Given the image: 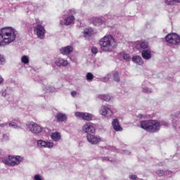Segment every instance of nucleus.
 Here are the masks:
<instances>
[{
  "mask_svg": "<svg viewBox=\"0 0 180 180\" xmlns=\"http://www.w3.org/2000/svg\"><path fill=\"white\" fill-rule=\"evenodd\" d=\"M142 91L144 92L145 94H151L153 91H151V89L147 87L145 84L142 85Z\"/></svg>",
  "mask_w": 180,
  "mask_h": 180,
  "instance_id": "nucleus-27",
  "label": "nucleus"
},
{
  "mask_svg": "<svg viewBox=\"0 0 180 180\" xmlns=\"http://www.w3.org/2000/svg\"><path fill=\"white\" fill-rule=\"evenodd\" d=\"M55 64L57 67H67V65H68V61L65 59L59 58L55 60Z\"/></svg>",
  "mask_w": 180,
  "mask_h": 180,
  "instance_id": "nucleus-15",
  "label": "nucleus"
},
{
  "mask_svg": "<svg viewBox=\"0 0 180 180\" xmlns=\"http://www.w3.org/2000/svg\"><path fill=\"white\" fill-rule=\"evenodd\" d=\"M101 49L103 51L110 52L113 51L117 46L116 41L112 35H107L101 38L99 41Z\"/></svg>",
  "mask_w": 180,
  "mask_h": 180,
  "instance_id": "nucleus-3",
  "label": "nucleus"
},
{
  "mask_svg": "<svg viewBox=\"0 0 180 180\" xmlns=\"http://www.w3.org/2000/svg\"><path fill=\"white\" fill-rule=\"evenodd\" d=\"M99 99L101 101H105L106 102H109L110 100V96L109 95H100L98 96Z\"/></svg>",
  "mask_w": 180,
  "mask_h": 180,
  "instance_id": "nucleus-28",
  "label": "nucleus"
},
{
  "mask_svg": "<svg viewBox=\"0 0 180 180\" xmlns=\"http://www.w3.org/2000/svg\"><path fill=\"white\" fill-rule=\"evenodd\" d=\"M38 146L41 147H44L46 148H53L54 147V143L51 141H46L43 140H39L37 141Z\"/></svg>",
  "mask_w": 180,
  "mask_h": 180,
  "instance_id": "nucleus-11",
  "label": "nucleus"
},
{
  "mask_svg": "<svg viewBox=\"0 0 180 180\" xmlns=\"http://www.w3.org/2000/svg\"><path fill=\"white\" fill-rule=\"evenodd\" d=\"M129 178H130V179H132V180H136L137 176L132 174V175L129 176Z\"/></svg>",
  "mask_w": 180,
  "mask_h": 180,
  "instance_id": "nucleus-40",
  "label": "nucleus"
},
{
  "mask_svg": "<svg viewBox=\"0 0 180 180\" xmlns=\"http://www.w3.org/2000/svg\"><path fill=\"white\" fill-rule=\"evenodd\" d=\"M112 75V79L115 81V82H120V76H119V72L114 71L110 73Z\"/></svg>",
  "mask_w": 180,
  "mask_h": 180,
  "instance_id": "nucleus-23",
  "label": "nucleus"
},
{
  "mask_svg": "<svg viewBox=\"0 0 180 180\" xmlns=\"http://www.w3.org/2000/svg\"><path fill=\"white\" fill-rule=\"evenodd\" d=\"M56 117L58 122H66L67 121V115L65 114L58 112L56 114Z\"/></svg>",
  "mask_w": 180,
  "mask_h": 180,
  "instance_id": "nucleus-21",
  "label": "nucleus"
},
{
  "mask_svg": "<svg viewBox=\"0 0 180 180\" xmlns=\"http://www.w3.org/2000/svg\"><path fill=\"white\" fill-rule=\"evenodd\" d=\"M16 34L11 27H4L0 30V46H6L15 41Z\"/></svg>",
  "mask_w": 180,
  "mask_h": 180,
  "instance_id": "nucleus-2",
  "label": "nucleus"
},
{
  "mask_svg": "<svg viewBox=\"0 0 180 180\" xmlns=\"http://www.w3.org/2000/svg\"><path fill=\"white\" fill-rule=\"evenodd\" d=\"M71 95L72 96L75 97L77 96V91H74L71 92Z\"/></svg>",
  "mask_w": 180,
  "mask_h": 180,
  "instance_id": "nucleus-41",
  "label": "nucleus"
},
{
  "mask_svg": "<svg viewBox=\"0 0 180 180\" xmlns=\"http://www.w3.org/2000/svg\"><path fill=\"white\" fill-rule=\"evenodd\" d=\"M100 113L105 117H110V116L113 115L112 110H110V108L106 105L101 106L100 109Z\"/></svg>",
  "mask_w": 180,
  "mask_h": 180,
  "instance_id": "nucleus-9",
  "label": "nucleus"
},
{
  "mask_svg": "<svg viewBox=\"0 0 180 180\" xmlns=\"http://www.w3.org/2000/svg\"><path fill=\"white\" fill-rule=\"evenodd\" d=\"M172 123H173L174 127H175V126H176V123H175V121H174V120H172Z\"/></svg>",
  "mask_w": 180,
  "mask_h": 180,
  "instance_id": "nucleus-46",
  "label": "nucleus"
},
{
  "mask_svg": "<svg viewBox=\"0 0 180 180\" xmlns=\"http://www.w3.org/2000/svg\"><path fill=\"white\" fill-rule=\"evenodd\" d=\"M2 141H8L9 140V135L8 134H3Z\"/></svg>",
  "mask_w": 180,
  "mask_h": 180,
  "instance_id": "nucleus-34",
  "label": "nucleus"
},
{
  "mask_svg": "<svg viewBox=\"0 0 180 180\" xmlns=\"http://www.w3.org/2000/svg\"><path fill=\"white\" fill-rule=\"evenodd\" d=\"M174 2H179L180 4V0H165L166 5H174Z\"/></svg>",
  "mask_w": 180,
  "mask_h": 180,
  "instance_id": "nucleus-29",
  "label": "nucleus"
},
{
  "mask_svg": "<svg viewBox=\"0 0 180 180\" xmlns=\"http://www.w3.org/2000/svg\"><path fill=\"white\" fill-rule=\"evenodd\" d=\"M19 121L14 120L13 121L8 123V127L13 129H19Z\"/></svg>",
  "mask_w": 180,
  "mask_h": 180,
  "instance_id": "nucleus-25",
  "label": "nucleus"
},
{
  "mask_svg": "<svg viewBox=\"0 0 180 180\" xmlns=\"http://www.w3.org/2000/svg\"><path fill=\"white\" fill-rule=\"evenodd\" d=\"M165 39L170 44H178L180 42V37L176 34H169L166 36Z\"/></svg>",
  "mask_w": 180,
  "mask_h": 180,
  "instance_id": "nucleus-5",
  "label": "nucleus"
},
{
  "mask_svg": "<svg viewBox=\"0 0 180 180\" xmlns=\"http://www.w3.org/2000/svg\"><path fill=\"white\" fill-rule=\"evenodd\" d=\"M73 49L71 46H68L65 47H63L60 49V51L61 54H63L64 56H68V54H70L72 51Z\"/></svg>",
  "mask_w": 180,
  "mask_h": 180,
  "instance_id": "nucleus-18",
  "label": "nucleus"
},
{
  "mask_svg": "<svg viewBox=\"0 0 180 180\" xmlns=\"http://www.w3.org/2000/svg\"><path fill=\"white\" fill-rule=\"evenodd\" d=\"M112 125L114 130H115L116 131H122V130H123V129L119 124V120H117V119L113 120V121L112 122Z\"/></svg>",
  "mask_w": 180,
  "mask_h": 180,
  "instance_id": "nucleus-19",
  "label": "nucleus"
},
{
  "mask_svg": "<svg viewBox=\"0 0 180 180\" xmlns=\"http://www.w3.org/2000/svg\"><path fill=\"white\" fill-rule=\"evenodd\" d=\"M136 47L138 50L148 49V42L147 41L141 40L136 42Z\"/></svg>",
  "mask_w": 180,
  "mask_h": 180,
  "instance_id": "nucleus-12",
  "label": "nucleus"
},
{
  "mask_svg": "<svg viewBox=\"0 0 180 180\" xmlns=\"http://www.w3.org/2000/svg\"><path fill=\"white\" fill-rule=\"evenodd\" d=\"M86 139L90 144H99L101 143V136H96L95 134H89L86 136Z\"/></svg>",
  "mask_w": 180,
  "mask_h": 180,
  "instance_id": "nucleus-8",
  "label": "nucleus"
},
{
  "mask_svg": "<svg viewBox=\"0 0 180 180\" xmlns=\"http://www.w3.org/2000/svg\"><path fill=\"white\" fill-rule=\"evenodd\" d=\"M34 180H42V179H41V176H40L39 174H36V175L34 176Z\"/></svg>",
  "mask_w": 180,
  "mask_h": 180,
  "instance_id": "nucleus-37",
  "label": "nucleus"
},
{
  "mask_svg": "<svg viewBox=\"0 0 180 180\" xmlns=\"http://www.w3.org/2000/svg\"><path fill=\"white\" fill-rule=\"evenodd\" d=\"M5 63V58L4 56L0 55V64H4Z\"/></svg>",
  "mask_w": 180,
  "mask_h": 180,
  "instance_id": "nucleus-35",
  "label": "nucleus"
},
{
  "mask_svg": "<svg viewBox=\"0 0 180 180\" xmlns=\"http://www.w3.org/2000/svg\"><path fill=\"white\" fill-rule=\"evenodd\" d=\"M91 53H93V54H96L98 53V49L96 47H93L91 49Z\"/></svg>",
  "mask_w": 180,
  "mask_h": 180,
  "instance_id": "nucleus-36",
  "label": "nucleus"
},
{
  "mask_svg": "<svg viewBox=\"0 0 180 180\" xmlns=\"http://www.w3.org/2000/svg\"><path fill=\"white\" fill-rule=\"evenodd\" d=\"M74 20H75L74 15H70L65 18L63 21L61 20L60 25H65V26H69V25H71V23L74 22Z\"/></svg>",
  "mask_w": 180,
  "mask_h": 180,
  "instance_id": "nucleus-14",
  "label": "nucleus"
},
{
  "mask_svg": "<svg viewBox=\"0 0 180 180\" xmlns=\"http://www.w3.org/2000/svg\"><path fill=\"white\" fill-rule=\"evenodd\" d=\"M141 56L144 60H150L152 58L153 55L151 54V51L148 49H144L141 51Z\"/></svg>",
  "mask_w": 180,
  "mask_h": 180,
  "instance_id": "nucleus-17",
  "label": "nucleus"
},
{
  "mask_svg": "<svg viewBox=\"0 0 180 180\" xmlns=\"http://www.w3.org/2000/svg\"><path fill=\"white\" fill-rule=\"evenodd\" d=\"M103 161H109V158L108 157H103L102 158Z\"/></svg>",
  "mask_w": 180,
  "mask_h": 180,
  "instance_id": "nucleus-43",
  "label": "nucleus"
},
{
  "mask_svg": "<svg viewBox=\"0 0 180 180\" xmlns=\"http://www.w3.org/2000/svg\"><path fill=\"white\" fill-rule=\"evenodd\" d=\"M22 158L20 156H8V158H4L1 155L0 152V161H2L6 165H11V167H15V165H19L22 162Z\"/></svg>",
  "mask_w": 180,
  "mask_h": 180,
  "instance_id": "nucleus-4",
  "label": "nucleus"
},
{
  "mask_svg": "<svg viewBox=\"0 0 180 180\" xmlns=\"http://www.w3.org/2000/svg\"><path fill=\"white\" fill-rule=\"evenodd\" d=\"M172 116H173L174 117H180V112L174 113Z\"/></svg>",
  "mask_w": 180,
  "mask_h": 180,
  "instance_id": "nucleus-39",
  "label": "nucleus"
},
{
  "mask_svg": "<svg viewBox=\"0 0 180 180\" xmlns=\"http://www.w3.org/2000/svg\"><path fill=\"white\" fill-rule=\"evenodd\" d=\"M2 96H6V89H2L1 91Z\"/></svg>",
  "mask_w": 180,
  "mask_h": 180,
  "instance_id": "nucleus-38",
  "label": "nucleus"
},
{
  "mask_svg": "<svg viewBox=\"0 0 180 180\" xmlns=\"http://www.w3.org/2000/svg\"><path fill=\"white\" fill-rule=\"evenodd\" d=\"M21 61L23 63V64H29V58L26 56H23L21 58Z\"/></svg>",
  "mask_w": 180,
  "mask_h": 180,
  "instance_id": "nucleus-30",
  "label": "nucleus"
},
{
  "mask_svg": "<svg viewBox=\"0 0 180 180\" xmlns=\"http://www.w3.org/2000/svg\"><path fill=\"white\" fill-rule=\"evenodd\" d=\"M27 126L30 131L34 133V134H39V133H41V131H43V128L36 123L32 122Z\"/></svg>",
  "mask_w": 180,
  "mask_h": 180,
  "instance_id": "nucleus-6",
  "label": "nucleus"
},
{
  "mask_svg": "<svg viewBox=\"0 0 180 180\" xmlns=\"http://www.w3.org/2000/svg\"><path fill=\"white\" fill-rule=\"evenodd\" d=\"M132 61L137 65H143L144 64V61L143 58H141L140 56H135L132 58Z\"/></svg>",
  "mask_w": 180,
  "mask_h": 180,
  "instance_id": "nucleus-20",
  "label": "nucleus"
},
{
  "mask_svg": "<svg viewBox=\"0 0 180 180\" xmlns=\"http://www.w3.org/2000/svg\"><path fill=\"white\" fill-rule=\"evenodd\" d=\"M137 117H139V119H143V117H144V115H143V114H139L137 115Z\"/></svg>",
  "mask_w": 180,
  "mask_h": 180,
  "instance_id": "nucleus-42",
  "label": "nucleus"
},
{
  "mask_svg": "<svg viewBox=\"0 0 180 180\" xmlns=\"http://www.w3.org/2000/svg\"><path fill=\"white\" fill-rule=\"evenodd\" d=\"M76 117H79L80 119H83V120L90 121L92 120V115L88 112H75Z\"/></svg>",
  "mask_w": 180,
  "mask_h": 180,
  "instance_id": "nucleus-10",
  "label": "nucleus"
},
{
  "mask_svg": "<svg viewBox=\"0 0 180 180\" xmlns=\"http://www.w3.org/2000/svg\"><path fill=\"white\" fill-rule=\"evenodd\" d=\"M161 126L168 127L169 124L165 120L160 122L155 120H143L140 122V127L149 133H157V131H160Z\"/></svg>",
  "mask_w": 180,
  "mask_h": 180,
  "instance_id": "nucleus-1",
  "label": "nucleus"
},
{
  "mask_svg": "<svg viewBox=\"0 0 180 180\" xmlns=\"http://www.w3.org/2000/svg\"><path fill=\"white\" fill-rule=\"evenodd\" d=\"M92 22L94 26H101L103 23V20L101 18H93Z\"/></svg>",
  "mask_w": 180,
  "mask_h": 180,
  "instance_id": "nucleus-24",
  "label": "nucleus"
},
{
  "mask_svg": "<svg viewBox=\"0 0 180 180\" xmlns=\"http://www.w3.org/2000/svg\"><path fill=\"white\" fill-rule=\"evenodd\" d=\"M51 137L53 141H60L61 140V134L60 132H53L51 134Z\"/></svg>",
  "mask_w": 180,
  "mask_h": 180,
  "instance_id": "nucleus-22",
  "label": "nucleus"
},
{
  "mask_svg": "<svg viewBox=\"0 0 180 180\" xmlns=\"http://www.w3.org/2000/svg\"><path fill=\"white\" fill-rule=\"evenodd\" d=\"M157 175H159V176H162L163 175H165V172L164 170L158 169L156 171Z\"/></svg>",
  "mask_w": 180,
  "mask_h": 180,
  "instance_id": "nucleus-33",
  "label": "nucleus"
},
{
  "mask_svg": "<svg viewBox=\"0 0 180 180\" xmlns=\"http://www.w3.org/2000/svg\"><path fill=\"white\" fill-rule=\"evenodd\" d=\"M123 58L127 61H130L131 60V57H130V54L129 53H124Z\"/></svg>",
  "mask_w": 180,
  "mask_h": 180,
  "instance_id": "nucleus-32",
  "label": "nucleus"
},
{
  "mask_svg": "<svg viewBox=\"0 0 180 180\" xmlns=\"http://www.w3.org/2000/svg\"><path fill=\"white\" fill-rule=\"evenodd\" d=\"M86 78L89 82H91L94 79V75L91 72H88L86 75Z\"/></svg>",
  "mask_w": 180,
  "mask_h": 180,
  "instance_id": "nucleus-31",
  "label": "nucleus"
},
{
  "mask_svg": "<svg viewBox=\"0 0 180 180\" xmlns=\"http://www.w3.org/2000/svg\"><path fill=\"white\" fill-rule=\"evenodd\" d=\"M70 12L71 15H74V13H75L74 10H70Z\"/></svg>",
  "mask_w": 180,
  "mask_h": 180,
  "instance_id": "nucleus-45",
  "label": "nucleus"
},
{
  "mask_svg": "<svg viewBox=\"0 0 180 180\" xmlns=\"http://www.w3.org/2000/svg\"><path fill=\"white\" fill-rule=\"evenodd\" d=\"M82 130L84 131V133H87V134H91V133L94 134L96 131L95 128L91 125V124L88 123L83 126Z\"/></svg>",
  "mask_w": 180,
  "mask_h": 180,
  "instance_id": "nucleus-13",
  "label": "nucleus"
},
{
  "mask_svg": "<svg viewBox=\"0 0 180 180\" xmlns=\"http://www.w3.org/2000/svg\"><path fill=\"white\" fill-rule=\"evenodd\" d=\"M34 33H36L39 39H44V34H46V30L41 25H37L34 27Z\"/></svg>",
  "mask_w": 180,
  "mask_h": 180,
  "instance_id": "nucleus-7",
  "label": "nucleus"
},
{
  "mask_svg": "<svg viewBox=\"0 0 180 180\" xmlns=\"http://www.w3.org/2000/svg\"><path fill=\"white\" fill-rule=\"evenodd\" d=\"M92 34H94V29L92 28H86L83 31V36L85 37L86 40H89Z\"/></svg>",
  "mask_w": 180,
  "mask_h": 180,
  "instance_id": "nucleus-16",
  "label": "nucleus"
},
{
  "mask_svg": "<svg viewBox=\"0 0 180 180\" xmlns=\"http://www.w3.org/2000/svg\"><path fill=\"white\" fill-rule=\"evenodd\" d=\"M110 79H112V75L110 73H108L106 76L101 78V81L103 82H108V81H110Z\"/></svg>",
  "mask_w": 180,
  "mask_h": 180,
  "instance_id": "nucleus-26",
  "label": "nucleus"
},
{
  "mask_svg": "<svg viewBox=\"0 0 180 180\" xmlns=\"http://www.w3.org/2000/svg\"><path fill=\"white\" fill-rule=\"evenodd\" d=\"M2 82H4V78L0 75V84H2Z\"/></svg>",
  "mask_w": 180,
  "mask_h": 180,
  "instance_id": "nucleus-44",
  "label": "nucleus"
}]
</instances>
